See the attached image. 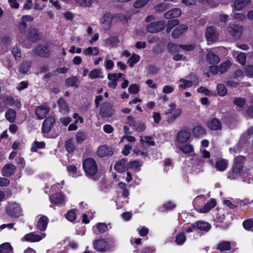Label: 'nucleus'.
Here are the masks:
<instances>
[{
	"mask_svg": "<svg viewBox=\"0 0 253 253\" xmlns=\"http://www.w3.org/2000/svg\"><path fill=\"white\" fill-rule=\"evenodd\" d=\"M237 61L241 64L245 65L246 61V56L244 53H240L237 56Z\"/></svg>",
	"mask_w": 253,
	"mask_h": 253,
	"instance_id": "nucleus-61",
	"label": "nucleus"
},
{
	"mask_svg": "<svg viewBox=\"0 0 253 253\" xmlns=\"http://www.w3.org/2000/svg\"><path fill=\"white\" fill-rule=\"evenodd\" d=\"M12 53L16 60H19L21 57V50L17 46L14 47L12 49Z\"/></svg>",
	"mask_w": 253,
	"mask_h": 253,
	"instance_id": "nucleus-60",
	"label": "nucleus"
},
{
	"mask_svg": "<svg viewBox=\"0 0 253 253\" xmlns=\"http://www.w3.org/2000/svg\"><path fill=\"white\" fill-rule=\"evenodd\" d=\"M218 94L221 96H224L226 95L227 90L225 86L223 84H219L217 86Z\"/></svg>",
	"mask_w": 253,
	"mask_h": 253,
	"instance_id": "nucleus-50",
	"label": "nucleus"
},
{
	"mask_svg": "<svg viewBox=\"0 0 253 253\" xmlns=\"http://www.w3.org/2000/svg\"><path fill=\"white\" fill-rule=\"evenodd\" d=\"M179 24L178 20L176 19H171L169 20L168 23V26L167 28V32L169 33L170 32L171 30L175 26H177Z\"/></svg>",
	"mask_w": 253,
	"mask_h": 253,
	"instance_id": "nucleus-51",
	"label": "nucleus"
},
{
	"mask_svg": "<svg viewBox=\"0 0 253 253\" xmlns=\"http://www.w3.org/2000/svg\"><path fill=\"white\" fill-rule=\"evenodd\" d=\"M207 58L208 61L211 64H216L220 61L219 57L211 51L208 52Z\"/></svg>",
	"mask_w": 253,
	"mask_h": 253,
	"instance_id": "nucleus-34",
	"label": "nucleus"
},
{
	"mask_svg": "<svg viewBox=\"0 0 253 253\" xmlns=\"http://www.w3.org/2000/svg\"><path fill=\"white\" fill-rule=\"evenodd\" d=\"M113 18H117L121 21L124 19V16L121 14H117L113 16L110 13L104 14L100 19V23L102 27L106 29H109L111 26V23Z\"/></svg>",
	"mask_w": 253,
	"mask_h": 253,
	"instance_id": "nucleus-7",
	"label": "nucleus"
},
{
	"mask_svg": "<svg viewBox=\"0 0 253 253\" xmlns=\"http://www.w3.org/2000/svg\"><path fill=\"white\" fill-rule=\"evenodd\" d=\"M65 144L66 150L68 152L71 153L74 151L75 149V146L72 139L67 140L65 142Z\"/></svg>",
	"mask_w": 253,
	"mask_h": 253,
	"instance_id": "nucleus-57",
	"label": "nucleus"
},
{
	"mask_svg": "<svg viewBox=\"0 0 253 253\" xmlns=\"http://www.w3.org/2000/svg\"><path fill=\"white\" fill-rule=\"evenodd\" d=\"M16 116V112L13 109H8L5 114L6 119L11 123L15 122Z\"/></svg>",
	"mask_w": 253,
	"mask_h": 253,
	"instance_id": "nucleus-33",
	"label": "nucleus"
},
{
	"mask_svg": "<svg viewBox=\"0 0 253 253\" xmlns=\"http://www.w3.org/2000/svg\"><path fill=\"white\" fill-rule=\"evenodd\" d=\"M193 133L196 136H202L206 134V130L204 127L201 126H197L193 129Z\"/></svg>",
	"mask_w": 253,
	"mask_h": 253,
	"instance_id": "nucleus-40",
	"label": "nucleus"
},
{
	"mask_svg": "<svg viewBox=\"0 0 253 253\" xmlns=\"http://www.w3.org/2000/svg\"><path fill=\"white\" fill-rule=\"evenodd\" d=\"M58 104L59 107L63 110L68 111V107L67 105L66 101L62 98H60L58 100Z\"/></svg>",
	"mask_w": 253,
	"mask_h": 253,
	"instance_id": "nucleus-63",
	"label": "nucleus"
},
{
	"mask_svg": "<svg viewBox=\"0 0 253 253\" xmlns=\"http://www.w3.org/2000/svg\"><path fill=\"white\" fill-rule=\"evenodd\" d=\"M107 225L104 223H97L93 227V231L97 235L104 233L107 231Z\"/></svg>",
	"mask_w": 253,
	"mask_h": 253,
	"instance_id": "nucleus-21",
	"label": "nucleus"
},
{
	"mask_svg": "<svg viewBox=\"0 0 253 253\" xmlns=\"http://www.w3.org/2000/svg\"><path fill=\"white\" fill-rule=\"evenodd\" d=\"M76 218V213L75 210H71L66 214V218L70 221H73Z\"/></svg>",
	"mask_w": 253,
	"mask_h": 253,
	"instance_id": "nucleus-56",
	"label": "nucleus"
},
{
	"mask_svg": "<svg viewBox=\"0 0 253 253\" xmlns=\"http://www.w3.org/2000/svg\"><path fill=\"white\" fill-rule=\"evenodd\" d=\"M126 123L134 130L139 133L144 131L146 128V125L144 122L141 121H136L131 116H128L127 117Z\"/></svg>",
	"mask_w": 253,
	"mask_h": 253,
	"instance_id": "nucleus-5",
	"label": "nucleus"
},
{
	"mask_svg": "<svg viewBox=\"0 0 253 253\" xmlns=\"http://www.w3.org/2000/svg\"><path fill=\"white\" fill-rule=\"evenodd\" d=\"M206 37L208 41L212 42L217 39L218 34L213 27L210 26L206 30Z\"/></svg>",
	"mask_w": 253,
	"mask_h": 253,
	"instance_id": "nucleus-18",
	"label": "nucleus"
},
{
	"mask_svg": "<svg viewBox=\"0 0 253 253\" xmlns=\"http://www.w3.org/2000/svg\"><path fill=\"white\" fill-rule=\"evenodd\" d=\"M67 169L70 174L74 177H77L80 175L78 168L74 165H70L67 167Z\"/></svg>",
	"mask_w": 253,
	"mask_h": 253,
	"instance_id": "nucleus-44",
	"label": "nucleus"
},
{
	"mask_svg": "<svg viewBox=\"0 0 253 253\" xmlns=\"http://www.w3.org/2000/svg\"><path fill=\"white\" fill-rule=\"evenodd\" d=\"M185 241L186 237L184 232H181L175 237V242L178 245L183 244Z\"/></svg>",
	"mask_w": 253,
	"mask_h": 253,
	"instance_id": "nucleus-47",
	"label": "nucleus"
},
{
	"mask_svg": "<svg viewBox=\"0 0 253 253\" xmlns=\"http://www.w3.org/2000/svg\"><path fill=\"white\" fill-rule=\"evenodd\" d=\"M168 109L165 111L164 114L169 115L173 112L172 115L169 116L167 119V122L169 124H171L181 115L182 110L179 108L176 109V104L175 103H169L168 105Z\"/></svg>",
	"mask_w": 253,
	"mask_h": 253,
	"instance_id": "nucleus-3",
	"label": "nucleus"
},
{
	"mask_svg": "<svg viewBox=\"0 0 253 253\" xmlns=\"http://www.w3.org/2000/svg\"><path fill=\"white\" fill-rule=\"evenodd\" d=\"M97 154L100 157H107L113 154L111 148L106 145H102L98 147L97 150Z\"/></svg>",
	"mask_w": 253,
	"mask_h": 253,
	"instance_id": "nucleus-19",
	"label": "nucleus"
},
{
	"mask_svg": "<svg viewBox=\"0 0 253 253\" xmlns=\"http://www.w3.org/2000/svg\"><path fill=\"white\" fill-rule=\"evenodd\" d=\"M78 79L75 77H72L66 80V84L69 86H77Z\"/></svg>",
	"mask_w": 253,
	"mask_h": 253,
	"instance_id": "nucleus-54",
	"label": "nucleus"
},
{
	"mask_svg": "<svg viewBox=\"0 0 253 253\" xmlns=\"http://www.w3.org/2000/svg\"><path fill=\"white\" fill-rule=\"evenodd\" d=\"M127 162L125 159H122L117 162L115 165V169L121 172H124L127 170Z\"/></svg>",
	"mask_w": 253,
	"mask_h": 253,
	"instance_id": "nucleus-26",
	"label": "nucleus"
},
{
	"mask_svg": "<svg viewBox=\"0 0 253 253\" xmlns=\"http://www.w3.org/2000/svg\"><path fill=\"white\" fill-rule=\"evenodd\" d=\"M76 3L84 7L91 6L92 0H74Z\"/></svg>",
	"mask_w": 253,
	"mask_h": 253,
	"instance_id": "nucleus-53",
	"label": "nucleus"
},
{
	"mask_svg": "<svg viewBox=\"0 0 253 253\" xmlns=\"http://www.w3.org/2000/svg\"><path fill=\"white\" fill-rule=\"evenodd\" d=\"M85 133L83 132L78 131L76 134V140L79 143H81L85 139Z\"/></svg>",
	"mask_w": 253,
	"mask_h": 253,
	"instance_id": "nucleus-62",
	"label": "nucleus"
},
{
	"mask_svg": "<svg viewBox=\"0 0 253 253\" xmlns=\"http://www.w3.org/2000/svg\"><path fill=\"white\" fill-rule=\"evenodd\" d=\"M150 0H136L133 4V6L136 8H139L144 6Z\"/></svg>",
	"mask_w": 253,
	"mask_h": 253,
	"instance_id": "nucleus-55",
	"label": "nucleus"
},
{
	"mask_svg": "<svg viewBox=\"0 0 253 253\" xmlns=\"http://www.w3.org/2000/svg\"><path fill=\"white\" fill-rule=\"evenodd\" d=\"M89 77L92 79L96 78L103 79L104 78L101 70L97 69L92 70L89 73Z\"/></svg>",
	"mask_w": 253,
	"mask_h": 253,
	"instance_id": "nucleus-42",
	"label": "nucleus"
},
{
	"mask_svg": "<svg viewBox=\"0 0 253 253\" xmlns=\"http://www.w3.org/2000/svg\"><path fill=\"white\" fill-rule=\"evenodd\" d=\"M83 166L84 170L87 175L93 176L97 171L96 163L92 158H87L84 160Z\"/></svg>",
	"mask_w": 253,
	"mask_h": 253,
	"instance_id": "nucleus-4",
	"label": "nucleus"
},
{
	"mask_svg": "<svg viewBox=\"0 0 253 253\" xmlns=\"http://www.w3.org/2000/svg\"><path fill=\"white\" fill-rule=\"evenodd\" d=\"M114 110L109 103H105L102 106L100 114L103 117H110L113 115Z\"/></svg>",
	"mask_w": 253,
	"mask_h": 253,
	"instance_id": "nucleus-17",
	"label": "nucleus"
},
{
	"mask_svg": "<svg viewBox=\"0 0 253 253\" xmlns=\"http://www.w3.org/2000/svg\"><path fill=\"white\" fill-rule=\"evenodd\" d=\"M142 165V162L138 160H134L127 163L126 167L128 169H131L135 171H138L140 170V168Z\"/></svg>",
	"mask_w": 253,
	"mask_h": 253,
	"instance_id": "nucleus-22",
	"label": "nucleus"
},
{
	"mask_svg": "<svg viewBox=\"0 0 253 253\" xmlns=\"http://www.w3.org/2000/svg\"><path fill=\"white\" fill-rule=\"evenodd\" d=\"M179 82L182 84L179 85V87L183 89H185L188 87H191L193 84L197 85L198 84V82H192L184 79H180Z\"/></svg>",
	"mask_w": 253,
	"mask_h": 253,
	"instance_id": "nucleus-38",
	"label": "nucleus"
},
{
	"mask_svg": "<svg viewBox=\"0 0 253 253\" xmlns=\"http://www.w3.org/2000/svg\"><path fill=\"white\" fill-rule=\"evenodd\" d=\"M216 206L215 200L211 199L209 202L207 203L203 208L199 210V212L201 213H206L209 212L210 210Z\"/></svg>",
	"mask_w": 253,
	"mask_h": 253,
	"instance_id": "nucleus-32",
	"label": "nucleus"
},
{
	"mask_svg": "<svg viewBox=\"0 0 253 253\" xmlns=\"http://www.w3.org/2000/svg\"><path fill=\"white\" fill-rule=\"evenodd\" d=\"M181 10L179 8H173L164 14V17L167 19L173 18L179 16Z\"/></svg>",
	"mask_w": 253,
	"mask_h": 253,
	"instance_id": "nucleus-28",
	"label": "nucleus"
},
{
	"mask_svg": "<svg viewBox=\"0 0 253 253\" xmlns=\"http://www.w3.org/2000/svg\"><path fill=\"white\" fill-rule=\"evenodd\" d=\"M242 31V28L237 25H232L227 28L228 32L234 37L238 36Z\"/></svg>",
	"mask_w": 253,
	"mask_h": 253,
	"instance_id": "nucleus-27",
	"label": "nucleus"
},
{
	"mask_svg": "<svg viewBox=\"0 0 253 253\" xmlns=\"http://www.w3.org/2000/svg\"><path fill=\"white\" fill-rule=\"evenodd\" d=\"M45 146V143L44 142H38L35 141L33 144L31 150L32 152H36L37 149H42Z\"/></svg>",
	"mask_w": 253,
	"mask_h": 253,
	"instance_id": "nucleus-49",
	"label": "nucleus"
},
{
	"mask_svg": "<svg viewBox=\"0 0 253 253\" xmlns=\"http://www.w3.org/2000/svg\"><path fill=\"white\" fill-rule=\"evenodd\" d=\"M48 219L45 216H42L38 220L37 228L41 231H44L47 226Z\"/></svg>",
	"mask_w": 253,
	"mask_h": 253,
	"instance_id": "nucleus-23",
	"label": "nucleus"
},
{
	"mask_svg": "<svg viewBox=\"0 0 253 253\" xmlns=\"http://www.w3.org/2000/svg\"><path fill=\"white\" fill-rule=\"evenodd\" d=\"M94 249L98 252L105 253L113 251L116 247V240L113 237L94 240Z\"/></svg>",
	"mask_w": 253,
	"mask_h": 253,
	"instance_id": "nucleus-1",
	"label": "nucleus"
},
{
	"mask_svg": "<svg viewBox=\"0 0 253 253\" xmlns=\"http://www.w3.org/2000/svg\"><path fill=\"white\" fill-rule=\"evenodd\" d=\"M165 27V23L163 21L153 22L148 25L146 30L149 33H155L162 31Z\"/></svg>",
	"mask_w": 253,
	"mask_h": 253,
	"instance_id": "nucleus-12",
	"label": "nucleus"
},
{
	"mask_svg": "<svg viewBox=\"0 0 253 253\" xmlns=\"http://www.w3.org/2000/svg\"><path fill=\"white\" fill-rule=\"evenodd\" d=\"M49 111V107L45 105L38 106L35 110L37 118L39 120L43 119L46 117Z\"/></svg>",
	"mask_w": 253,
	"mask_h": 253,
	"instance_id": "nucleus-14",
	"label": "nucleus"
},
{
	"mask_svg": "<svg viewBox=\"0 0 253 253\" xmlns=\"http://www.w3.org/2000/svg\"><path fill=\"white\" fill-rule=\"evenodd\" d=\"M191 136V132L189 130L181 129L177 134L176 142L179 144L186 143L190 139Z\"/></svg>",
	"mask_w": 253,
	"mask_h": 253,
	"instance_id": "nucleus-10",
	"label": "nucleus"
},
{
	"mask_svg": "<svg viewBox=\"0 0 253 253\" xmlns=\"http://www.w3.org/2000/svg\"><path fill=\"white\" fill-rule=\"evenodd\" d=\"M31 65L30 62H24L19 68V72L22 74L26 73L30 69Z\"/></svg>",
	"mask_w": 253,
	"mask_h": 253,
	"instance_id": "nucleus-48",
	"label": "nucleus"
},
{
	"mask_svg": "<svg viewBox=\"0 0 253 253\" xmlns=\"http://www.w3.org/2000/svg\"><path fill=\"white\" fill-rule=\"evenodd\" d=\"M245 74L249 77H253V65L247 66L246 67Z\"/></svg>",
	"mask_w": 253,
	"mask_h": 253,
	"instance_id": "nucleus-64",
	"label": "nucleus"
},
{
	"mask_svg": "<svg viewBox=\"0 0 253 253\" xmlns=\"http://www.w3.org/2000/svg\"><path fill=\"white\" fill-rule=\"evenodd\" d=\"M139 91V86L135 84H131L128 88V91L130 93L136 94Z\"/></svg>",
	"mask_w": 253,
	"mask_h": 253,
	"instance_id": "nucleus-59",
	"label": "nucleus"
},
{
	"mask_svg": "<svg viewBox=\"0 0 253 253\" xmlns=\"http://www.w3.org/2000/svg\"><path fill=\"white\" fill-rule=\"evenodd\" d=\"M140 141L141 142H144L146 144L151 146H154L155 144L152 136H145L144 137H142V136H140Z\"/></svg>",
	"mask_w": 253,
	"mask_h": 253,
	"instance_id": "nucleus-46",
	"label": "nucleus"
},
{
	"mask_svg": "<svg viewBox=\"0 0 253 253\" xmlns=\"http://www.w3.org/2000/svg\"><path fill=\"white\" fill-rule=\"evenodd\" d=\"M6 212L9 216L18 217L22 215V210L18 204L12 203L7 206Z\"/></svg>",
	"mask_w": 253,
	"mask_h": 253,
	"instance_id": "nucleus-6",
	"label": "nucleus"
},
{
	"mask_svg": "<svg viewBox=\"0 0 253 253\" xmlns=\"http://www.w3.org/2000/svg\"><path fill=\"white\" fill-rule=\"evenodd\" d=\"M99 52V49L97 47H92L91 46L88 47L83 51V54L84 55H92L96 56Z\"/></svg>",
	"mask_w": 253,
	"mask_h": 253,
	"instance_id": "nucleus-36",
	"label": "nucleus"
},
{
	"mask_svg": "<svg viewBox=\"0 0 253 253\" xmlns=\"http://www.w3.org/2000/svg\"><path fill=\"white\" fill-rule=\"evenodd\" d=\"M187 30V27L185 25H181L174 29L172 33V37L174 38H178L180 35L185 32Z\"/></svg>",
	"mask_w": 253,
	"mask_h": 253,
	"instance_id": "nucleus-30",
	"label": "nucleus"
},
{
	"mask_svg": "<svg viewBox=\"0 0 253 253\" xmlns=\"http://www.w3.org/2000/svg\"><path fill=\"white\" fill-rule=\"evenodd\" d=\"M243 226L246 230L253 231V219H248L244 221Z\"/></svg>",
	"mask_w": 253,
	"mask_h": 253,
	"instance_id": "nucleus-45",
	"label": "nucleus"
},
{
	"mask_svg": "<svg viewBox=\"0 0 253 253\" xmlns=\"http://www.w3.org/2000/svg\"><path fill=\"white\" fill-rule=\"evenodd\" d=\"M55 122V118L52 116L46 118L43 122L42 131L44 133H47L50 130L51 127Z\"/></svg>",
	"mask_w": 253,
	"mask_h": 253,
	"instance_id": "nucleus-16",
	"label": "nucleus"
},
{
	"mask_svg": "<svg viewBox=\"0 0 253 253\" xmlns=\"http://www.w3.org/2000/svg\"><path fill=\"white\" fill-rule=\"evenodd\" d=\"M37 54L40 56L46 57L49 55V50L48 48L43 45L38 46L35 50Z\"/></svg>",
	"mask_w": 253,
	"mask_h": 253,
	"instance_id": "nucleus-20",
	"label": "nucleus"
},
{
	"mask_svg": "<svg viewBox=\"0 0 253 253\" xmlns=\"http://www.w3.org/2000/svg\"><path fill=\"white\" fill-rule=\"evenodd\" d=\"M227 160L225 159H218L216 161L215 168L217 170L223 171L225 170L228 166Z\"/></svg>",
	"mask_w": 253,
	"mask_h": 253,
	"instance_id": "nucleus-24",
	"label": "nucleus"
},
{
	"mask_svg": "<svg viewBox=\"0 0 253 253\" xmlns=\"http://www.w3.org/2000/svg\"><path fill=\"white\" fill-rule=\"evenodd\" d=\"M231 244L229 241H223L218 243L216 249L220 251H229L231 249Z\"/></svg>",
	"mask_w": 253,
	"mask_h": 253,
	"instance_id": "nucleus-35",
	"label": "nucleus"
},
{
	"mask_svg": "<svg viewBox=\"0 0 253 253\" xmlns=\"http://www.w3.org/2000/svg\"><path fill=\"white\" fill-rule=\"evenodd\" d=\"M243 181L247 183H250L253 181V178L250 174L248 172H244L242 176Z\"/></svg>",
	"mask_w": 253,
	"mask_h": 253,
	"instance_id": "nucleus-58",
	"label": "nucleus"
},
{
	"mask_svg": "<svg viewBox=\"0 0 253 253\" xmlns=\"http://www.w3.org/2000/svg\"><path fill=\"white\" fill-rule=\"evenodd\" d=\"M196 229L204 231H208L211 228V225L208 222L203 221H198L195 223Z\"/></svg>",
	"mask_w": 253,
	"mask_h": 253,
	"instance_id": "nucleus-31",
	"label": "nucleus"
},
{
	"mask_svg": "<svg viewBox=\"0 0 253 253\" xmlns=\"http://www.w3.org/2000/svg\"><path fill=\"white\" fill-rule=\"evenodd\" d=\"M207 127L212 130H221L222 128V123L217 118H211L207 122Z\"/></svg>",
	"mask_w": 253,
	"mask_h": 253,
	"instance_id": "nucleus-15",
	"label": "nucleus"
},
{
	"mask_svg": "<svg viewBox=\"0 0 253 253\" xmlns=\"http://www.w3.org/2000/svg\"><path fill=\"white\" fill-rule=\"evenodd\" d=\"M123 190V193L121 197H118L117 199L116 202L118 209L121 208L122 207V203H126L127 202L126 198L128 196V191L126 189H124V190Z\"/></svg>",
	"mask_w": 253,
	"mask_h": 253,
	"instance_id": "nucleus-29",
	"label": "nucleus"
},
{
	"mask_svg": "<svg viewBox=\"0 0 253 253\" xmlns=\"http://www.w3.org/2000/svg\"><path fill=\"white\" fill-rule=\"evenodd\" d=\"M244 162L245 158L242 156H239L235 158L232 169L228 174L229 178L231 180H234L240 176Z\"/></svg>",
	"mask_w": 253,
	"mask_h": 253,
	"instance_id": "nucleus-2",
	"label": "nucleus"
},
{
	"mask_svg": "<svg viewBox=\"0 0 253 253\" xmlns=\"http://www.w3.org/2000/svg\"><path fill=\"white\" fill-rule=\"evenodd\" d=\"M124 75L122 73H110L108 74L107 78L109 80L108 85L113 89L116 88L118 84V81L119 79L122 78Z\"/></svg>",
	"mask_w": 253,
	"mask_h": 253,
	"instance_id": "nucleus-11",
	"label": "nucleus"
},
{
	"mask_svg": "<svg viewBox=\"0 0 253 253\" xmlns=\"http://www.w3.org/2000/svg\"><path fill=\"white\" fill-rule=\"evenodd\" d=\"M232 65V63L229 60H227L224 63H222L219 66V73L222 74L226 72L230 66Z\"/></svg>",
	"mask_w": 253,
	"mask_h": 253,
	"instance_id": "nucleus-43",
	"label": "nucleus"
},
{
	"mask_svg": "<svg viewBox=\"0 0 253 253\" xmlns=\"http://www.w3.org/2000/svg\"><path fill=\"white\" fill-rule=\"evenodd\" d=\"M16 167L11 164H8L5 165L2 169V174L5 176H9L15 171Z\"/></svg>",
	"mask_w": 253,
	"mask_h": 253,
	"instance_id": "nucleus-25",
	"label": "nucleus"
},
{
	"mask_svg": "<svg viewBox=\"0 0 253 253\" xmlns=\"http://www.w3.org/2000/svg\"><path fill=\"white\" fill-rule=\"evenodd\" d=\"M140 59V57L137 54L132 53L131 56L128 59L127 63L130 67L132 68L135 64H136Z\"/></svg>",
	"mask_w": 253,
	"mask_h": 253,
	"instance_id": "nucleus-41",
	"label": "nucleus"
},
{
	"mask_svg": "<svg viewBox=\"0 0 253 253\" xmlns=\"http://www.w3.org/2000/svg\"><path fill=\"white\" fill-rule=\"evenodd\" d=\"M167 47L169 51L171 53L179 52L180 51V49L186 51H191L194 49V46L191 44L178 45L172 43H169Z\"/></svg>",
	"mask_w": 253,
	"mask_h": 253,
	"instance_id": "nucleus-9",
	"label": "nucleus"
},
{
	"mask_svg": "<svg viewBox=\"0 0 253 253\" xmlns=\"http://www.w3.org/2000/svg\"><path fill=\"white\" fill-rule=\"evenodd\" d=\"M50 202L58 206L64 205L66 203L65 196L61 193H54L49 197Z\"/></svg>",
	"mask_w": 253,
	"mask_h": 253,
	"instance_id": "nucleus-13",
	"label": "nucleus"
},
{
	"mask_svg": "<svg viewBox=\"0 0 253 253\" xmlns=\"http://www.w3.org/2000/svg\"><path fill=\"white\" fill-rule=\"evenodd\" d=\"M250 0H236L234 2V8L237 10H240L249 3Z\"/></svg>",
	"mask_w": 253,
	"mask_h": 253,
	"instance_id": "nucleus-39",
	"label": "nucleus"
},
{
	"mask_svg": "<svg viewBox=\"0 0 253 253\" xmlns=\"http://www.w3.org/2000/svg\"><path fill=\"white\" fill-rule=\"evenodd\" d=\"M180 149L185 154L192 153L193 150V146L191 144H186L179 147Z\"/></svg>",
	"mask_w": 253,
	"mask_h": 253,
	"instance_id": "nucleus-52",
	"label": "nucleus"
},
{
	"mask_svg": "<svg viewBox=\"0 0 253 253\" xmlns=\"http://www.w3.org/2000/svg\"><path fill=\"white\" fill-rule=\"evenodd\" d=\"M46 236L44 233L37 234L35 232H31L26 234L21 238L22 242H39L43 239Z\"/></svg>",
	"mask_w": 253,
	"mask_h": 253,
	"instance_id": "nucleus-8",
	"label": "nucleus"
},
{
	"mask_svg": "<svg viewBox=\"0 0 253 253\" xmlns=\"http://www.w3.org/2000/svg\"><path fill=\"white\" fill-rule=\"evenodd\" d=\"M0 253H13V248L7 242L0 245Z\"/></svg>",
	"mask_w": 253,
	"mask_h": 253,
	"instance_id": "nucleus-37",
	"label": "nucleus"
}]
</instances>
